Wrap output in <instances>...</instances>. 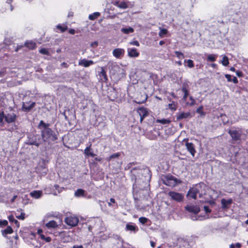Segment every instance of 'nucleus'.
<instances>
[{
    "instance_id": "obj_5",
    "label": "nucleus",
    "mask_w": 248,
    "mask_h": 248,
    "mask_svg": "<svg viewBox=\"0 0 248 248\" xmlns=\"http://www.w3.org/2000/svg\"><path fill=\"white\" fill-rule=\"evenodd\" d=\"M168 195L171 200L178 202H182L184 199V195L182 194L175 191H170L168 193Z\"/></svg>"
},
{
    "instance_id": "obj_27",
    "label": "nucleus",
    "mask_w": 248,
    "mask_h": 248,
    "mask_svg": "<svg viewBox=\"0 0 248 248\" xmlns=\"http://www.w3.org/2000/svg\"><path fill=\"white\" fill-rule=\"evenodd\" d=\"M91 144L90 145V146L87 147L84 150V154L87 155V156H91L92 157H94L95 155L93 154V152L88 153V151H90L91 150Z\"/></svg>"
},
{
    "instance_id": "obj_39",
    "label": "nucleus",
    "mask_w": 248,
    "mask_h": 248,
    "mask_svg": "<svg viewBox=\"0 0 248 248\" xmlns=\"http://www.w3.org/2000/svg\"><path fill=\"white\" fill-rule=\"evenodd\" d=\"M39 52L40 53L42 54H44V55H49L48 51L46 49L44 48H41L39 50Z\"/></svg>"
},
{
    "instance_id": "obj_24",
    "label": "nucleus",
    "mask_w": 248,
    "mask_h": 248,
    "mask_svg": "<svg viewBox=\"0 0 248 248\" xmlns=\"http://www.w3.org/2000/svg\"><path fill=\"white\" fill-rule=\"evenodd\" d=\"M75 196L80 197L85 196V191L82 189H78L75 192Z\"/></svg>"
},
{
    "instance_id": "obj_42",
    "label": "nucleus",
    "mask_w": 248,
    "mask_h": 248,
    "mask_svg": "<svg viewBox=\"0 0 248 248\" xmlns=\"http://www.w3.org/2000/svg\"><path fill=\"white\" fill-rule=\"evenodd\" d=\"M25 214L24 213H21L20 215H16L17 218L20 220H24L25 219Z\"/></svg>"
},
{
    "instance_id": "obj_20",
    "label": "nucleus",
    "mask_w": 248,
    "mask_h": 248,
    "mask_svg": "<svg viewBox=\"0 0 248 248\" xmlns=\"http://www.w3.org/2000/svg\"><path fill=\"white\" fill-rule=\"evenodd\" d=\"M190 116V113L189 112H182L180 113L177 117V120H180L183 119H186L188 118Z\"/></svg>"
},
{
    "instance_id": "obj_55",
    "label": "nucleus",
    "mask_w": 248,
    "mask_h": 248,
    "mask_svg": "<svg viewBox=\"0 0 248 248\" xmlns=\"http://www.w3.org/2000/svg\"><path fill=\"white\" fill-rule=\"evenodd\" d=\"M109 201H110V202H108V204L109 206H111V203H114L115 202V200L113 198H110Z\"/></svg>"
},
{
    "instance_id": "obj_61",
    "label": "nucleus",
    "mask_w": 248,
    "mask_h": 248,
    "mask_svg": "<svg viewBox=\"0 0 248 248\" xmlns=\"http://www.w3.org/2000/svg\"><path fill=\"white\" fill-rule=\"evenodd\" d=\"M61 65H62V66L64 67H68V64H67L66 63L64 62H62V63L61 64Z\"/></svg>"
},
{
    "instance_id": "obj_64",
    "label": "nucleus",
    "mask_w": 248,
    "mask_h": 248,
    "mask_svg": "<svg viewBox=\"0 0 248 248\" xmlns=\"http://www.w3.org/2000/svg\"><path fill=\"white\" fill-rule=\"evenodd\" d=\"M235 247V245L233 244H231L230 246V248H234Z\"/></svg>"
},
{
    "instance_id": "obj_45",
    "label": "nucleus",
    "mask_w": 248,
    "mask_h": 248,
    "mask_svg": "<svg viewBox=\"0 0 248 248\" xmlns=\"http://www.w3.org/2000/svg\"><path fill=\"white\" fill-rule=\"evenodd\" d=\"M8 224V221L6 220H0V226L1 227L6 226Z\"/></svg>"
},
{
    "instance_id": "obj_49",
    "label": "nucleus",
    "mask_w": 248,
    "mask_h": 248,
    "mask_svg": "<svg viewBox=\"0 0 248 248\" xmlns=\"http://www.w3.org/2000/svg\"><path fill=\"white\" fill-rule=\"evenodd\" d=\"M130 44L131 45H135L137 46H140V44H139V42L137 41H134L131 42H130Z\"/></svg>"
},
{
    "instance_id": "obj_17",
    "label": "nucleus",
    "mask_w": 248,
    "mask_h": 248,
    "mask_svg": "<svg viewBox=\"0 0 248 248\" xmlns=\"http://www.w3.org/2000/svg\"><path fill=\"white\" fill-rule=\"evenodd\" d=\"M128 55L130 57H137L139 56L140 53L137 52V49L135 48L127 49Z\"/></svg>"
},
{
    "instance_id": "obj_37",
    "label": "nucleus",
    "mask_w": 248,
    "mask_h": 248,
    "mask_svg": "<svg viewBox=\"0 0 248 248\" xmlns=\"http://www.w3.org/2000/svg\"><path fill=\"white\" fill-rule=\"evenodd\" d=\"M13 1V0H7L6 1V6L10 8V11H13V6L11 5V2Z\"/></svg>"
},
{
    "instance_id": "obj_25",
    "label": "nucleus",
    "mask_w": 248,
    "mask_h": 248,
    "mask_svg": "<svg viewBox=\"0 0 248 248\" xmlns=\"http://www.w3.org/2000/svg\"><path fill=\"white\" fill-rule=\"evenodd\" d=\"M1 232L2 235L5 237L7 234L12 233L13 232V230L10 226H8L5 230H2Z\"/></svg>"
},
{
    "instance_id": "obj_58",
    "label": "nucleus",
    "mask_w": 248,
    "mask_h": 248,
    "mask_svg": "<svg viewBox=\"0 0 248 248\" xmlns=\"http://www.w3.org/2000/svg\"><path fill=\"white\" fill-rule=\"evenodd\" d=\"M150 244H151V246L152 247V248H154L155 246V243L154 242V241H150Z\"/></svg>"
},
{
    "instance_id": "obj_47",
    "label": "nucleus",
    "mask_w": 248,
    "mask_h": 248,
    "mask_svg": "<svg viewBox=\"0 0 248 248\" xmlns=\"http://www.w3.org/2000/svg\"><path fill=\"white\" fill-rule=\"evenodd\" d=\"M121 1L118 0H113L112 1V3L113 5H115L117 7H119V5L120 4V2Z\"/></svg>"
},
{
    "instance_id": "obj_1",
    "label": "nucleus",
    "mask_w": 248,
    "mask_h": 248,
    "mask_svg": "<svg viewBox=\"0 0 248 248\" xmlns=\"http://www.w3.org/2000/svg\"><path fill=\"white\" fill-rule=\"evenodd\" d=\"M48 124L45 123L41 120L38 125V128L41 130V136L43 141L50 143L57 140V135L49 127Z\"/></svg>"
},
{
    "instance_id": "obj_16",
    "label": "nucleus",
    "mask_w": 248,
    "mask_h": 248,
    "mask_svg": "<svg viewBox=\"0 0 248 248\" xmlns=\"http://www.w3.org/2000/svg\"><path fill=\"white\" fill-rule=\"evenodd\" d=\"M16 117V115L14 113H8L4 116L5 120L8 123L15 122Z\"/></svg>"
},
{
    "instance_id": "obj_34",
    "label": "nucleus",
    "mask_w": 248,
    "mask_h": 248,
    "mask_svg": "<svg viewBox=\"0 0 248 248\" xmlns=\"http://www.w3.org/2000/svg\"><path fill=\"white\" fill-rule=\"evenodd\" d=\"M184 62H187V66L189 68H193L194 66L193 61L191 60H185L184 61Z\"/></svg>"
},
{
    "instance_id": "obj_11",
    "label": "nucleus",
    "mask_w": 248,
    "mask_h": 248,
    "mask_svg": "<svg viewBox=\"0 0 248 248\" xmlns=\"http://www.w3.org/2000/svg\"><path fill=\"white\" fill-rule=\"evenodd\" d=\"M186 209L189 212L197 214L200 211V208L198 205H190L185 207Z\"/></svg>"
},
{
    "instance_id": "obj_9",
    "label": "nucleus",
    "mask_w": 248,
    "mask_h": 248,
    "mask_svg": "<svg viewBox=\"0 0 248 248\" xmlns=\"http://www.w3.org/2000/svg\"><path fill=\"white\" fill-rule=\"evenodd\" d=\"M229 133L231 136L232 139L234 140H239L241 139V132L236 130L229 131Z\"/></svg>"
},
{
    "instance_id": "obj_22",
    "label": "nucleus",
    "mask_w": 248,
    "mask_h": 248,
    "mask_svg": "<svg viewBox=\"0 0 248 248\" xmlns=\"http://www.w3.org/2000/svg\"><path fill=\"white\" fill-rule=\"evenodd\" d=\"M25 46L31 49H33L36 47V43L33 41H27L25 43Z\"/></svg>"
},
{
    "instance_id": "obj_26",
    "label": "nucleus",
    "mask_w": 248,
    "mask_h": 248,
    "mask_svg": "<svg viewBox=\"0 0 248 248\" xmlns=\"http://www.w3.org/2000/svg\"><path fill=\"white\" fill-rule=\"evenodd\" d=\"M122 32L125 34H129L134 31V29L131 27L123 28L121 29Z\"/></svg>"
},
{
    "instance_id": "obj_18",
    "label": "nucleus",
    "mask_w": 248,
    "mask_h": 248,
    "mask_svg": "<svg viewBox=\"0 0 248 248\" xmlns=\"http://www.w3.org/2000/svg\"><path fill=\"white\" fill-rule=\"evenodd\" d=\"M42 191L40 190H34L30 193L31 197L35 199H39L42 196Z\"/></svg>"
},
{
    "instance_id": "obj_40",
    "label": "nucleus",
    "mask_w": 248,
    "mask_h": 248,
    "mask_svg": "<svg viewBox=\"0 0 248 248\" xmlns=\"http://www.w3.org/2000/svg\"><path fill=\"white\" fill-rule=\"evenodd\" d=\"M207 60L210 62H214L216 61V57L214 55L210 54L208 56Z\"/></svg>"
},
{
    "instance_id": "obj_52",
    "label": "nucleus",
    "mask_w": 248,
    "mask_h": 248,
    "mask_svg": "<svg viewBox=\"0 0 248 248\" xmlns=\"http://www.w3.org/2000/svg\"><path fill=\"white\" fill-rule=\"evenodd\" d=\"M236 74L238 77H241L243 76V73L241 71H237L236 72Z\"/></svg>"
},
{
    "instance_id": "obj_59",
    "label": "nucleus",
    "mask_w": 248,
    "mask_h": 248,
    "mask_svg": "<svg viewBox=\"0 0 248 248\" xmlns=\"http://www.w3.org/2000/svg\"><path fill=\"white\" fill-rule=\"evenodd\" d=\"M73 248H83L82 245H74Z\"/></svg>"
},
{
    "instance_id": "obj_10",
    "label": "nucleus",
    "mask_w": 248,
    "mask_h": 248,
    "mask_svg": "<svg viewBox=\"0 0 248 248\" xmlns=\"http://www.w3.org/2000/svg\"><path fill=\"white\" fill-rule=\"evenodd\" d=\"M137 112L140 116V122L142 123L144 118L148 115V111L145 108L141 107L138 109Z\"/></svg>"
},
{
    "instance_id": "obj_21",
    "label": "nucleus",
    "mask_w": 248,
    "mask_h": 248,
    "mask_svg": "<svg viewBox=\"0 0 248 248\" xmlns=\"http://www.w3.org/2000/svg\"><path fill=\"white\" fill-rule=\"evenodd\" d=\"M46 226L48 229L55 228L58 227V224L56 221L51 220L47 223Z\"/></svg>"
},
{
    "instance_id": "obj_29",
    "label": "nucleus",
    "mask_w": 248,
    "mask_h": 248,
    "mask_svg": "<svg viewBox=\"0 0 248 248\" xmlns=\"http://www.w3.org/2000/svg\"><path fill=\"white\" fill-rule=\"evenodd\" d=\"M157 123H160L162 124H169L170 123V121L168 119H157L156 120Z\"/></svg>"
},
{
    "instance_id": "obj_54",
    "label": "nucleus",
    "mask_w": 248,
    "mask_h": 248,
    "mask_svg": "<svg viewBox=\"0 0 248 248\" xmlns=\"http://www.w3.org/2000/svg\"><path fill=\"white\" fill-rule=\"evenodd\" d=\"M4 115L3 112L0 113V122H2L3 121V118L4 117Z\"/></svg>"
},
{
    "instance_id": "obj_46",
    "label": "nucleus",
    "mask_w": 248,
    "mask_h": 248,
    "mask_svg": "<svg viewBox=\"0 0 248 248\" xmlns=\"http://www.w3.org/2000/svg\"><path fill=\"white\" fill-rule=\"evenodd\" d=\"M189 99L191 100V102L189 104L190 106H193L195 104V100L192 96H190Z\"/></svg>"
},
{
    "instance_id": "obj_6",
    "label": "nucleus",
    "mask_w": 248,
    "mask_h": 248,
    "mask_svg": "<svg viewBox=\"0 0 248 248\" xmlns=\"http://www.w3.org/2000/svg\"><path fill=\"white\" fill-rule=\"evenodd\" d=\"M65 223L71 227L77 226L79 222L78 217L74 216L66 217L64 219Z\"/></svg>"
},
{
    "instance_id": "obj_32",
    "label": "nucleus",
    "mask_w": 248,
    "mask_h": 248,
    "mask_svg": "<svg viewBox=\"0 0 248 248\" xmlns=\"http://www.w3.org/2000/svg\"><path fill=\"white\" fill-rule=\"evenodd\" d=\"M221 63H222V65H223L224 66H227L229 63L228 57L225 56H224L222 58Z\"/></svg>"
},
{
    "instance_id": "obj_7",
    "label": "nucleus",
    "mask_w": 248,
    "mask_h": 248,
    "mask_svg": "<svg viewBox=\"0 0 248 248\" xmlns=\"http://www.w3.org/2000/svg\"><path fill=\"white\" fill-rule=\"evenodd\" d=\"M188 139H184V141H186L185 146L187 151L190 153L192 156H194L196 153L195 146L192 142H188Z\"/></svg>"
},
{
    "instance_id": "obj_35",
    "label": "nucleus",
    "mask_w": 248,
    "mask_h": 248,
    "mask_svg": "<svg viewBox=\"0 0 248 248\" xmlns=\"http://www.w3.org/2000/svg\"><path fill=\"white\" fill-rule=\"evenodd\" d=\"M40 238L46 242H49L51 240V238L50 237H46L45 235L43 234H40Z\"/></svg>"
},
{
    "instance_id": "obj_62",
    "label": "nucleus",
    "mask_w": 248,
    "mask_h": 248,
    "mask_svg": "<svg viewBox=\"0 0 248 248\" xmlns=\"http://www.w3.org/2000/svg\"><path fill=\"white\" fill-rule=\"evenodd\" d=\"M234 245H235V247H237L238 248H239L241 247V246L240 243H236V244H234Z\"/></svg>"
},
{
    "instance_id": "obj_41",
    "label": "nucleus",
    "mask_w": 248,
    "mask_h": 248,
    "mask_svg": "<svg viewBox=\"0 0 248 248\" xmlns=\"http://www.w3.org/2000/svg\"><path fill=\"white\" fill-rule=\"evenodd\" d=\"M175 54L176 55V56L178 58H184V55L183 53H182V52H179V51H175Z\"/></svg>"
},
{
    "instance_id": "obj_23",
    "label": "nucleus",
    "mask_w": 248,
    "mask_h": 248,
    "mask_svg": "<svg viewBox=\"0 0 248 248\" xmlns=\"http://www.w3.org/2000/svg\"><path fill=\"white\" fill-rule=\"evenodd\" d=\"M187 85L184 84L183 85V87L182 88V92L184 93V95L183 96V99L184 100H186L187 97L188 95V91L187 89Z\"/></svg>"
},
{
    "instance_id": "obj_53",
    "label": "nucleus",
    "mask_w": 248,
    "mask_h": 248,
    "mask_svg": "<svg viewBox=\"0 0 248 248\" xmlns=\"http://www.w3.org/2000/svg\"><path fill=\"white\" fill-rule=\"evenodd\" d=\"M98 45V42L96 41L93 42L91 44V46L93 47H95V46H97Z\"/></svg>"
},
{
    "instance_id": "obj_28",
    "label": "nucleus",
    "mask_w": 248,
    "mask_h": 248,
    "mask_svg": "<svg viewBox=\"0 0 248 248\" xmlns=\"http://www.w3.org/2000/svg\"><path fill=\"white\" fill-rule=\"evenodd\" d=\"M8 219L10 222L14 223L16 225V226L17 227H19V222L17 220H16L14 218V217L13 215L9 216L8 217Z\"/></svg>"
},
{
    "instance_id": "obj_36",
    "label": "nucleus",
    "mask_w": 248,
    "mask_h": 248,
    "mask_svg": "<svg viewBox=\"0 0 248 248\" xmlns=\"http://www.w3.org/2000/svg\"><path fill=\"white\" fill-rule=\"evenodd\" d=\"M126 229L128 231H134L136 230V227L132 225L127 224Z\"/></svg>"
},
{
    "instance_id": "obj_57",
    "label": "nucleus",
    "mask_w": 248,
    "mask_h": 248,
    "mask_svg": "<svg viewBox=\"0 0 248 248\" xmlns=\"http://www.w3.org/2000/svg\"><path fill=\"white\" fill-rule=\"evenodd\" d=\"M16 198H17V196L16 195L14 196L13 197L11 200V202H15V201L16 200Z\"/></svg>"
},
{
    "instance_id": "obj_51",
    "label": "nucleus",
    "mask_w": 248,
    "mask_h": 248,
    "mask_svg": "<svg viewBox=\"0 0 248 248\" xmlns=\"http://www.w3.org/2000/svg\"><path fill=\"white\" fill-rule=\"evenodd\" d=\"M54 187L56 189L58 190L59 192H60L62 191V187H60L59 185H54Z\"/></svg>"
},
{
    "instance_id": "obj_13",
    "label": "nucleus",
    "mask_w": 248,
    "mask_h": 248,
    "mask_svg": "<svg viewBox=\"0 0 248 248\" xmlns=\"http://www.w3.org/2000/svg\"><path fill=\"white\" fill-rule=\"evenodd\" d=\"M101 71L98 72V76L100 78V80L102 82H107L108 78L106 74V72L103 67H100Z\"/></svg>"
},
{
    "instance_id": "obj_50",
    "label": "nucleus",
    "mask_w": 248,
    "mask_h": 248,
    "mask_svg": "<svg viewBox=\"0 0 248 248\" xmlns=\"http://www.w3.org/2000/svg\"><path fill=\"white\" fill-rule=\"evenodd\" d=\"M204 210L206 213H210L211 210L207 206H204Z\"/></svg>"
},
{
    "instance_id": "obj_60",
    "label": "nucleus",
    "mask_w": 248,
    "mask_h": 248,
    "mask_svg": "<svg viewBox=\"0 0 248 248\" xmlns=\"http://www.w3.org/2000/svg\"><path fill=\"white\" fill-rule=\"evenodd\" d=\"M69 32L71 34H74L75 33V31L74 29H70L69 31Z\"/></svg>"
},
{
    "instance_id": "obj_48",
    "label": "nucleus",
    "mask_w": 248,
    "mask_h": 248,
    "mask_svg": "<svg viewBox=\"0 0 248 248\" xmlns=\"http://www.w3.org/2000/svg\"><path fill=\"white\" fill-rule=\"evenodd\" d=\"M225 78L227 79L228 81H232V76L229 74H226L225 75Z\"/></svg>"
},
{
    "instance_id": "obj_19",
    "label": "nucleus",
    "mask_w": 248,
    "mask_h": 248,
    "mask_svg": "<svg viewBox=\"0 0 248 248\" xmlns=\"http://www.w3.org/2000/svg\"><path fill=\"white\" fill-rule=\"evenodd\" d=\"M232 202V200L231 199L226 200L224 199H223L221 201V203L223 208H227L228 205L231 204Z\"/></svg>"
},
{
    "instance_id": "obj_63",
    "label": "nucleus",
    "mask_w": 248,
    "mask_h": 248,
    "mask_svg": "<svg viewBox=\"0 0 248 248\" xmlns=\"http://www.w3.org/2000/svg\"><path fill=\"white\" fill-rule=\"evenodd\" d=\"M191 218H192V220H197V219H198V218H197L195 216H194V217H191Z\"/></svg>"
},
{
    "instance_id": "obj_38",
    "label": "nucleus",
    "mask_w": 248,
    "mask_h": 248,
    "mask_svg": "<svg viewBox=\"0 0 248 248\" xmlns=\"http://www.w3.org/2000/svg\"><path fill=\"white\" fill-rule=\"evenodd\" d=\"M139 220L140 223L144 224L147 222L148 219L145 217H140L139 218Z\"/></svg>"
},
{
    "instance_id": "obj_31",
    "label": "nucleus",
    "mask_w": 248,
    "mask_h": 248,
    "mask_svg": "<svg viewBox=\"0 0 248 248\" xmlns=\"http://www.w3.org/2000/svg\"><path fill=\"white\" fill-rule=\"evenodd\" d=\"M118 7L123 9H126L128 7L127 2L124 1H120Z\"/></svg>"
},
{
    "instance_id": "obj_2",
    "label": "nucleus",
    "mask_w": 248,
    "mask_h": 248,
    "mask_svg": "<svg viewBox=\"0 0 248 248\" xmlns=\"http://www.w3.org/2000/svg\"><path fill=\"white\" fill-rule=\"evenodd\" d=\"M206 188L207 186L205 184L203 183H200L189 190L187 196L194 199H196L197 195L201 198L203 195L205 194Z\"/></svg>"
},
{
    "instance_id": "obj_8",
    "label": "nucleus",
    "mask_w": 248,
    "mask_h": 248,
    "mask_svg": "<svg viewBox=\"0 0 248 248\" xmlns=\"http://www.w3.org/2000/svg\"><path fill=\"white\" fill-rule=\"evenodd\" d=\"M41 143L42 140L38 135L33 137L29 141V144L35 145L37 147H38Z\"/></svg>"
},
{
    "instance_id": "obj_43",
    "label": "nucleus",
    "mask_w": 248,
    "mask_h": 248,
    "mask_svg": "<svg viewBox=\"0 0 248 248\" xmlns=\"http://www.w3.org/2000/svg\"><path fill=\"white\" fill-rule=\"evenodd\" d=\"M119 156H120L119 153H117L113 154L109 157V160H110L113 158H118Z\"/></svg>"
},
{
    "instance_id": "obj_4",
    "label": "nucleus",
    "mask_w": 248,
    "mask_h": 248,
    "mask_svg": "<svg viewBox=\"0 0 248 248\" xmlns=\"http://www.w3.org/2000/svg\"><path fill=\"white\" fill-rule=\"evenodd\" d=\"M161 179L165 185L171 187H174L176 186L177 184H180L181 183V181L180 180L177 179L170 174L163 175Z\"/></svg>"
},
{
    "instance_id": "obj_14",
    "label": "nucleus",
    "mask_w": 248,
    "mask_h": 248,
    "mask_svg": "<svg viewBox=\"0 0 248 248\" xmlns=\"http://www.w3.org/2000/svg\"><path fill=\"white\" fill-rule=\"evenodd\" d=\"M35 106V103L33 102H30L29 103H23L22 105L23 110L29 112Z\"/></svg>"
},
{
    "instance_id": "obj_15",
    "label": "nucleus",
    "mask_w": 248,
    "mask_h": 248,
    "mask_svg": "<svg viewBox=\"0 0 248 248\" xmlns=\"http://www.w3.org/2000/svg\"><path fill=\"white\" fill-rule=\"evenodd\" d=\"M112 54L115 57L119 58L124 55V50L120 48H115L113 50Z\"/></svg>"
},
{
    "instance_id": "obj_3",
    "label": "nucleus",
    "mask_w": 248,
    "mask_h": 248,
    "mask_svg": "<svg viewBox=\"0 0 248 248\" xmlns=\"http://www.w3.org/2000/svg\"><path fill=\"white\" fill-rule=\"evenodd\" d=\"M131 173L133 176L132 179H134L136 182L138 179L140 178V175L143 176L147 179L151 178V174L148 168H140L136 167L131 170Z\"/></svg>"
},
{
    "instance_id": "obj_33",
    "label": "nucleus",
    "mask_w": 248,
    "mask_h": 248,
    "mask_svg": "<svg viewBox=\"0 0 248 248\" xmlns=\"http://www.w3.org/2000/svg\"><path fill=\"white\" fill-rule=\"evenodd\" d=\"M167 32L168 31L166 29L160 28V31L158 35L160 37H163V35L166 34Z\"/></svg>"
},
{
    "instance_id": "obj_12",
    "label": "nucleus",
    "mask_w": 248,
    "mask_h": 248,
    "mask_svg": "<svg viewBox=\"0 0 248 248\" xmlns=\"http://www.w3.org/2000/svg\"><path fill=\"white\" fill-rule=\"evenodd\" d=\"M95 62L92 60H88L86 59L80 60L78 62V65L83 66L85 67H88L91 65L94 64Z\"/></svg>"
},
{
    "instance_id": "obj_44",
    "label": "nucleus",
    "mask_w": 248,
    "mask_h": 248,
    "mask_svg": "<svg viewBox=\"0 0 248 248\" xmlns=\"http://www.w3.org/2000/svg\"><path fill=\"white\" fill-rule=\"evenodd\" d=\"M57 28L58 29H60L62 32L65 31L67 29L66 27H65V26L63 27V26H61V25H57Z\"/></svg>"
},
{
    "instance_id": "obj_30",
    "label": "nucleus",
    "mask_w": 248,
    "mask_h": 248,
    "mask_svg": "<svg viewBox=\"0 0 248 248\" xmlns=\"http://www.w3.org/2000/svg\"><path fill=\"white\" fill-rule=\"evenodd\" d=\"M100 13L99 12H95L93 14L90 15L89 16V19L91 20H93L96 19L99 16Z\"/></svg>"
},
{
    "instance_id": "obj_56",
    "label": "nucleus",
    "mask_w": 248,
    "mask_h": 248,
    "mask_svg": "<svg viewBox=\"0 0 248 248\" xmlns=\"http://www.w3.org/2000/svg\"><path fill=\"white\" fill-rule=\"evenodd\" d=\"M232 81L235 84L237 83L238 82L237 78L235 77H234L232 79Z\"/></svg>"
}]
</instances>
